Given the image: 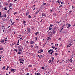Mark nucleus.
<instances>
[{"instance_id":"10","label":"nucleus","mask_w":75,"mask_h":75,"mask_svg":"<svg viewBox=\"0 0 75 75\" xmlns=\"http://www.w3.org/2000/svg\"><path fill=\"white\" fill-rule=\"evenodd\" d=\"M26 32L28 33H30V32H31V30H28Z\"/></svg>"},{"instance_id":"30","label":"nucleus","mask_w":75,"mask_h":75,"mask_svg":"<svg viewBox=\"0 0 75 75\" xmlns=\"http://www.w3.org/2000/svg\"><path fill=\"white\" fill-rule=\"evenodd\" d=\"M20 63H21V64H24V63H23V62H21V61H20Z\"/></svg>"},{"instance_id":"56","label":"nucleus","mask_w":75,"mask_h":75,"mask_svg":"<svg viewBox=\"0 0 75 75\" xmlns=\"http://www.w3.org/2000/svg\"><path fill=\"white\" fill-rule=\"evenodd\" d=\"M59 62V60H58L57 61V63H58V62Z\"/></svg>"},{"instance_id":"17","label":"nucleus","mask_w":75,"mask_h":75,"mask_svg":"<svg viewBox=\"0 0 75 75\" xmlns=\"http://www.w3.org/2000/svg\"><path fill=\"white\" fill-rule=\"evenodd\" d=\"M49 30H51L52 29V28L51 27L50 28V26H49Z\"/></svg>"},{"instance_id":"48","label":"nucleus","mask_w":75,"mask_h":75,"mask_svg":"<svg viewBox=\"0 0 75 75\" xmlns=\"http://www.w3.org/2000/svg\"><path fill=\"white\" fill-rule=\"evenodd\" d=\"M30 47L33 48V45H31Z\"/></svg>"},{"instance_id":"15","label":"nucleus","mask_w":75,"mask_h":75,"mask_svg":"<svg viewBox=\"0 0 75 75\" xmlns=\"http://www.w3.org/2000/svg\"><path fill=\"white\" fill-rule=\"evenodd\" d=\"M27 30H31V29H30V28H28V27H27Z\"/></svg>"},{"instance_id":"60","label":"nucleus","mask_w":75,"mask_h":75,"mask_svg":"<svg viewBox=\"0 0 75 75\" xmlns=\"http://www.w3.org/2000/svg\"><path fill=\"white\" fill-rule=\"evenodd\" d=\"M2 27L3 28L4 27V25H2Z\"/></svg>"},{"instance_id":"59","label":"nucleus","mask_w":75,"mask_h":75,"mask_svg":"<svg viewBox=\"0 0 75 75\" xmlns=\"http://www.w3.org/2000/svg\"><path fill=\"white\" fill-rule=\"evenodd\" d=\"M57 47H56L55 49V50H57Z\"/></svg>"},{"instance_id":"16","label":"nucleus","mask_w":75,"mask_h":75,"mask_svg":"<svg viewBox=\"0 0 75 75\" xmlns=\"http://www.w3.org/2000/svg\"><path fill=\"white\" fill-rule=\"evenodd\" d=\"M42 57H43L42 56V55H41L39 56V58H40V59H41V58H42Z\"/></svg>"},{"instance_id":"37","label":"nucleus","mask_w":75,"mask_h":75,"mask_svg":"<svg viewBox=\"0 0 75 75\" xmlns=\"http://www.w3.org/2000/svg\"><path fill=\"white\" fill-rule=\"evenodd\" d=\"M37 75H40V73H37Z\"/></svg>"},{"instance_id":"5","label":"nucleus","mask_w":75,"mask_h":75,"mask_svg":"<svg viewBox=\"0 0 75 75\" xmlns=\"http://www.w3.org/2000/svg\"><path fill=\"white\" fill-rule=\"evenodd\" d=\"M68 61H70V62H71V63L72 62V61H73V60H72V58L69 59Z\"/></svg>"},{"instance_id":"11","label":"nucleus","mask_w":75,"mask_h":75,"mask_svg":"<svg viewBox=\"0 0 75 75\" xmlns=\"http://www.w3.org/2000/svg\"><path fill=\"white\" fill-rule=\"evenodd\" d=\"M66 30H64V31H63V33H64L65 34H66L67 33V31H66Z\"/></svg>"},{"instance_id":"25","label":"nucleus","mask_w":75,"mask_h":75,"mask_svg":"<svg viewBox=\"0 0 75 75\" xmlns=\"http://www.w3.org/2000/svg\"><path fill=\"white\" fill-rule=\"evenodd\" d=\"M18 54H19V55H20V54H21V52H18L17 53Z\"/></svg>"},{"instance_id":"41","label":"nucleus","mask_w":75,"mask_h":75,"mask_svg":"<svg viewBox=\"0 0 75 75\" xmlns=\"http://www.w3.org/2000/svg\"><path fill=\"white\" fill-rule=\"evenodd\" d=\"M71 47V46L67 45V48H68V47Z\"/></svg>"},{"instance_id":"32","label":"nucleus","mask_w":75,"mask_h":75,"mask_svg":"<svg viewBox=\"0 0 75 75\" xmlns=\"http://www.w3.org/2000/svg\"><path fill=\"white\" fill-rule=\"evenodd\" d=\"M3 16H1V14L0 15V18H3Z\"/></svg>"},{"instance_id":"26","label":"nucleus","mask_w":75,"mask_h":75,"mask_svg":"<svg viewBox=\"0 0 75 75\" xmlns=\"http://www.w3.org/2000/svg\"><path fill=\"white\" fill-rule=\"evenodd\" d=\"M14 47H17V45L16 44L15 45H14Z\"/></svg>"},{"instance_id":"55","label":"nucleus","mask_w":75,"mask_h":75,"mask_svg":"<svg viewBox=\"0 0 75 75\" xmlns=\"http://www.w3.org/2000/svg\"><path fill=\"white\" fill-rule=\"evenodd\" d=\"M20 40V39L18 40V43H19V41Z\"/></svg>"},{"instance_id":"8","label":"nucleus","mask_w":75,"mask_h":75,"mask_svg":"<svg viewBox=\"0 0 75 75\" xmlns=\"http://www.w3.org/2000/svg\"><path fill=\"white\" fill-rule=\"evenodd\" d=\"M40 11V10L38 9V11L36 12L35 14H37L38 13V12H39Z\"/></svg>"},{"instance_id":"23","label":"nucleus","mask_w":75,"mask_h":75,"mask_svg":"<svg viewBox=\"0 0 75 75\" xmlns=\"http://www.w3.org/2000/svg\"><path fill=\"white\" fill-rule=\"evenodd\" d=\"M14 51H16V52H17V50L16 49H14Z\"/></svg>"},{"instance_id":"13","label":"nucleus","mask_w":75,"mask_h":75,"mask_svg":"<svg viewBox=\"0 0 75 75\" xmlns=\"http://www.w3.org/2000/svg\"><path fill=\"white\" fill-rule=\"evenodd\" d=\"M39 51L41 52H43V50L42 49H40L39 50Z\"/></svg>"},{"instance_id":"38","label":"nucleus","mask_w":75,"mask_h":75,"mask_svg":"<svg viewBox=\"0 0 75 75\" xmlns=\"http://www.w3.org/2000/svg\"><path fill=\"white\" fill-rule=\"evenodd\" d=\"M49 62L50 64V63H51V60H49Z\"/></svg>"},{"instance_id":"39","label":"nucleus","mask_w":75,"mask_h":75,"mask_svg":"<svg viewBox=\"0 0 75 75\" xmlns=\"http://www.w3.org/2000/svg\"><path fill=\"white\" fill-rule=\"evenodd\" d=\"M42 69H44V67H42Z\"/></svg>"},{"instance_id":"49","label":"nucleus","mask_w":75,"mask_h":75,"mask_svg":"<svg viewBox=\"0 0 75 75\" xmlns=\"http://www.w3.org/2000/svg\"><path fill=\"white\" fill-rule=\"evenodd\" d=\"M46 3H44L43 4V5H46Z\"/></svg>"},{"instance_id":"35","label":"nucleus","mask_w":75,"mask_h":75,"mask_svg":"<svg viewBox=\"0 0 75 75\" xmlns=\"http://www.w3.org/2000/svg\"><path fill=\"white\" fill-rule=\"evenodd\" d=\"M11 72H13V71H14V69H11Z\"/></svg>"},{"instance_id":"3","label":"nucleus","mask_w":75,"mask_h":75,"mask_svg":"<svg viewBox=\"0 0 75 75\" xmlns=\"http://www.w3.org/2000/svg\"><path fill=\"white\" fill-rule=\"evenodd\" d=\"M42 17H43V16H45V17H46V15H45V13H42Z\"/></svg>"},{"instance_id":"24","label":"nucleus","mask_w":75,"mask_h":75,"mask_svg":"<svg viewBox=\"0 0 75 75\" xmlns=\"http://www.w3.org/2000/svg\"><path fill=\"white\" fill-rule=\"evenodd\" d=\"M32 67V65L30 64L28 66V67H29V68H30V67Z\"/></svg>"},{"instance_id":"21","label":"nucleus","mask_w":75,"mask_h":75,"mask_svg":"<svg viewBox=\"0 0 75 75\" xmlns=\"http://www.w3.org/2000/svg\"><path fill=\"white\" fill-rule=\"evenodd\" d=\"M52 26H53V25L52 24H51L50 26V27L52 28Z\"/></svg>"},{"instance_id":"51","label":"nucleus","mask_w":75,"mask_h":75,"mask_svg":"<svg viewBox=\"0 0 75 75\" xmlns=\"http://www.w3.org/2000/svg\"><path fill=\"white\" fill-rule=\"evenodd\" d=\"M72 11L71 10L69 11V13H72Z\"/></svg>"},{"instance_id":"19","label":"nucleus","mask_w":75,"mask_h":75,"mask_svg":"<svg viewBox=\"0 0 75 75\" xmlns=\"http://www.w3.org/2000/svg\"><path fill=\"white\" fill-rule=\"evenodd\" d=\"M52 62H53V61H54V58L53 57H52Z\"/></svg>"},{"instance_id":"52","label":"nucleus","mask_w":75,"mask_h":75,"mask_svg":"<svg viewBox=\"0 0 75 75\" xmlns=\"http://www.w3.org/2000/svg\"><path fill=\"white\" fill-rule=\"evenodd\" d=\"M36 33H37V34H40V33H39L38 32H36Z\"/></svg>"},{"instance_id":"14","label":"nucleus","mask_w":75,"mask_h":75,"mask_svg":"<svg viewBox=\"0 0 75 75\" xmlns=\"http://www.w3.org/2000/svg\"><path fill=\"white\" fill-rule=\"evenodd\" d=\"M70 27H71V24H68V26L67 27V28H69Z\"/></svg>"},{"instance_id":"42","label":"nucleus","mask_w":75,"mask_h":75,"mask_svg":"<svg viewBox=\"0 0 75 75\" xmlns=\"http://www.w3.org/2000/svg\"><path fill=\"white\" fill-rule=\"evenodd\" d=\"M49 34H52V32H50L48 33Z\"/></svg>"},{"instance_id":"58","label":"nucleus","mask_w":75,"mask_h":75,"mask_svg":"<svg viewBox=\"0 0 75 75\" xmlns=\"http://www.w3.org/2000/svg\"><path fill=\"white\" fill-rule=\"evenodd\" d=\"M61 4H64V2H61Z\"/></svg>"},{"instance_id":"53","label":"nucleus","mask_w":75,"mask_h":75,"mask_svg":"<svg viewBox=\"0 0 75 75\" xmlns=\"http://www.w3.org/2000/svg\"><path fill=\"white\" fill-rule=\"evenodd\" d=\"M62 44L60 45H59V47H62Z\"/></svg>"},{"instance_id":"1","label":"nucleus","mask_w":75,"mask_h":75,"mask_svg":"<svg viewBox=\"0 0 75 75\" xmlns=\"http://www.w3.org/2000/svg\"><path fill=\"white\" fill-rule=\"evenodd\" d=\"M18 51H21L23 49V46H22L21 45H19L18 47Z\"/></svg>"},{"instance_id":"22","label":"nucleus","mask_w":75,"mask_h":75,"mask_svg":"<svg viewBox=\"0 0 75 75\" xmlns=\"http://www.w3.org/2000/svg\"><path fill=\"white\" fill-rule=\"evenodd\" d=\"M4 10H7V8H6V7H5V8H4Z\"/></svg>"},{"instance_id":"50","label":"nucleus","mask_w":75,"mask_h":75,"mask_svg":"<svg viewBox=\"0 0 75 75\" xmlns=\"http://www.w3.org/2000/svg\"><path fill=\"white\" fill-rule=\"evenodd\" d=\"M6 6H8V3H6Z\"/></svg>"},{"instance_id":"61","label":"nucleus","mask_w":75,"mask_h":75,"mask_svg":"<svg viewBox=\"0 0 75 75\" xmlns=\"http://www.w3.org/2000/svg\"><path fill=\"white\" fill-rule=\"evenodd\" d=\"M35 35H37V33L36 32L35 33Z\"/></svg>"},{"instance_id":"20","label":"nucleus","mask_w":75,"mask_h":75,"mask_svg":"<svg viewBox=\"0 0 75 75\" xmlns=\"http://www.w3.org/2000/svg\"><path fill=\"white\" fill-rule=\"evenodd\" d=\"M54 52V51H52V52H50V54L51 55H52V53H53V52Z\"/></svg>"},{"instance_id":"45","label":"nucleus","mask_w":75,"mask_h":75,"mask_svg":"<svg viewBox=\"0 0 75 75\" xmlns=\"http://www.w3.org/2000/svg\"><path fill=\"white\" fill-rule=\"evenodd\" d=\"M57 2L59 4H60V3H61V2H60L59 1H58Z\"/></svg>"},{"instance_id":"47","label":"nucleus","mask_w":75,"mask_h":75,"mask_svg":"<svg viewBox=\"0 0 75 75\" xmlns=\"http://www.w3.org/2000/svg\"><path fill=\"white\" fill-rule=\"evenodd\" d=\"M69 46H70V47H71V45H72V44H71V43H70L69 44Z\"/></svg>"},{"instance_id":"4","label":"nucleus","mask_w":75,"mask_h":75,"mask_svg":"<svg viewBox=\"0 0 75 75\" xmlns=\"http://www.w3.org/2000/svg\"><path fill=\"white\" fill-rule=\"evenodd\" d=\"M29 14V12L28 11H27L26 13V17H27L28 15Z\"/></svg>"},{"instance_id":"28","label":"nucleus","mask_w":75,"mask_h":75,"mask_svg":"<svg viewBox=\"0 0 75 75\" xmlns=\"http://www.w3.org/2000/svg\"><path fill=\"white\" fill-rule=\"evenodd\" d=\"M25 23H26L25 21L24 20V21H23V24H25Z\"/></svg>"},{"instance_id":"63","label":"nucleus","mask_w":75,"mask_h":75,"mask_svg":"<svg viewBox=\"0 0 75 75\" xmlns=\"http://www.w3.org/2000/svg\"><path fill=\"white\" fill-rule=\"evenodd\" d=\"M10 21H11V23H12V21H11V19H10Z\"/></svg>"},{"instance_id":"57","label":"nucleus","mask_w":75,"mask_h":75,"mask_svg":"<svg viewBox=\"0 0 75 75\" xmlns=\"http://www.w3.org/2000/svg\"><path fill=\"white\" fill-rule=\"evenodd\" d=\"M26 75H30V74H29V73H27Z\"/></svg>"},{"instance_id":"33","label":"nucleus","mask_w":75,"mask_h":75,"mask_svg":"<svg viewBox=\"0 0 75 75\" xmlns=\"http://www.w3.org/2000/svg\"><path fill=\"white\" fill-rule=\"evenodd\" d=\"M59 7H61V8L62 7H62H62V5H61L59 6Z\"/></svg>"},{"instance_id":"9","label":"nucleus","mask_w":75,"mask_h":75,"mask_svg":"<svg viewBox=\"0 0 75 75\" xmlns=\"http://www.w3.org/2000/svg\"><path fill=\"white\" fill-rule=\"evenodd\" d=\"M12 6H13V5H12V4H11V3H10V6H9V8H10V7H11Z\"/></svg>"},{"instance_id":"40","label":"nucleus","mask_w":75,"mask_h":75,"mask_svg":"<svg viewBox=\"0 0 75 75\" xmlns=\"http://www.w3.org/2000/svg\"><path fill=\"white\" fill-rule=\"evenodd\" d=\"M65 25H64L62 26V28H64V26H65Z\"/></svg>"},{"instance_id":"27","label":"nucleus","mask_w":75,"mask_h":75,"mask_svg":"<svg viewBox=\"0 0 75 75\" xmlns=\"http://www.w3.org/2000/svg\"><path fill=\"white\" fill-rule=\"evenodd\" d=\"M5 67H6V66H4V67L2 68V69L4 70L5 69Z\"/></svg>"},{"instance_id":"7","label":"nucleus","mask_w":75,"mask_h":75,"mask_svg":"<svg viewBox=\"0 0 75 75\" xmlns=\"http://www.w3.org/2000/svg\"><path fill=\"white\" fill-rule=\"evenodd\" d=\"M1 40L0 41V42H1V43H3V42H4V41H5L3 39H1Z\"/></svg>"},{"instance_id":"36","label":"nucleus","mask_w":75,"mask_h":75,"mask_svg":"<svg viewBox=\"0 0 75 75\" xmlns=\"http://www.w3.org/2000/svg\"><path fill=\"white\" fill-rule=\"evenodd\" d=\"M4 17H5V18H6L7 17V15H6V14H5L4 16Z\"/></svg>"},{"instance_id":"12","label":"nucleus","mask_w":75,"mask_h":75,"mask_svg":"<svg viewBox=\"0 0 75 75\" xmlns=\"http://www.w3.org/2000/svg\"><path fill=\"white\" fill-rule=\"evenodd\" d=\"M53 51V50L51 49L50 50L48 51V52H50L51 51Z\"/></svg>"},{"instance_id":"18","label":"nucleus","mask_w":75,"mask_h":75,"mask_svg":"<svg viewBox=\"0 0 75 75\" xmlns=\"http://www.w3.org/2000/svg\"><path fill=\"white\" fill-rule=\"evenodd\" d=\"M19 61H23V62L24 61V60L23 59L22 60V59H20Z\"/></svg>"},{"instance_id":"2","label":"nucleus","mask_w":75,"mask_h":75,"mask_svg":"<svg viewBox=\"0 0 75 75\" xmlns=\"http://www.w3.org/2000/svg\"><path fill=\"white\" fill-rule=\"evenodd\" d=\"M52 33L53 34H55L56 32H57V30H56V28L54 27L52 29Z\"/></svg>"},{"instance_id":"44","label":"nucleus","mask_w":75,"mask_h":75,"mask_svg":"<svg viewBox=\"0 0 75 75\" xmlns=\"http://www.w3.org/2000/svg\"><path fill=\"white\" fill-rule=\"evenodd\" d=\"M63 29H64V28L62 27V29H61V31H62Z\"/></svg>"},{"instance_id":"29","label":"nucleus","mask_w":75,"mask_h":75,"mask_svg":"<svg viewBox=\"0 0 75 75\" xmlns=\"http://www.w3.org/2000/svg\"><path fill=\"white\" fill-rule=\"evenodd\" d=\"M31 17L30 16V15H28V18H31Z\"/></svg>"},{"instance_id":"54","label":"nucleus","mask_w":75,"mask_h":75,"mask_svg":"<svg viewBox=\"0 0 75 75\" xmlns=\"http://www.w3.org/2000/svg\"><path fill=\"white\" fill-rule=\"evenodd\" d=\"M38 53H41V52H39V51H38Z\"/></svg>"},{"instance_id":"31","label":"nucleus","mask_w":75,"mask_h":75,"mask_svg":"<svg viewBox=\"0 0 75 75\" xmlns=\"http://www.w3.org/2000/svg\"><path fill=\"white\" fill-rule=\"evenodd\" d=\"M54 55H55L56 56L58 55V53H55V54H54Z\"/></svg>"},{"instance_id":"62","label":"nucleus","mask_w":75,"mask_h":75,"mask_svg":"<svg viewBox=\"0 0 75 75\" xmlns=\"http://www.w3.org/2000/svg\"><path fill=\"white\" fill-rule=\"evenodd\" d=\"M0 7H2V5H0Z\"/></svg>"},{"instance_id":"46","label":"nucleus","mask_w":75,"mask_h":75,"mask_svg":"<svg viewBox=\"0 0 75 75\" xmlns=\"http://www.w3.org/2000/svg\"><path fill=\"white\" fill-rule=\"evenodd\" d=\"M50 40V37H48V39H47V40L48 41V40Z\"/></svg>"},{"instance_id":"6","label":"nucleus","mask_w":75,"mask_h":75,"mask_svg":"<svg viewBox=\"0 0 75 75\" xmlns=\"http://www.w3.org/2000/svg\"><path fill=\"white\" fill-rule=\"evenodd\" d=\"M30 42L31 44H33L34 43V41H32L31 42Z\"/></svg>"},{"instance_id":"34","label":"nucleus","mask_w":75,"mask_h":75,"mask_svg":"<svg viewBox=\"0 0 75 75\" xmlns=\"http://www.w3.org/2000/svg\"><path fill=\"white\" fill-rule=\"evenodd\" d=\"M17 12H16L13 13V14H14V15H15V14H17Z\"/></svg>"},{"instance_id":"64","label":"nucleus","mask_w":75,"mask_h":75,"mask_svg":"<svg viewBox=\"0 0 75 75\" xmlns=\"http://www.w3.org/2000/svg\"><path fill=\"white\" fill-rule=\"evenodd\" d=\"M2 50V48H1L0 49V50H1H1Z\"/></svg>"},{"instance_id":"43","label":"nucleus","mask_w":75,"mask_h":75,"mask_svg":"<svg viewBox=\"0 0 75 75\" xmlns=\"http://www.w3.org/2000/svg\"><path fill=\"white\" fill-rule=\"evenodd\" d=\"M35 48H37L38 49V46H37L36 47H35Z\"/></svg>"}]
</instances>
